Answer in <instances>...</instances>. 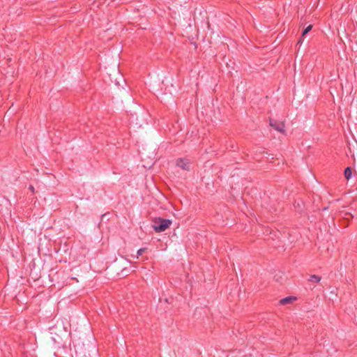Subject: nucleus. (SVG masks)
<instances>
[{"mask_svg":"<svg viewBox=\"0 0 357 357\" xmlns=\"http://www.w3.org/2000/svg\"><path fill=\"white\" fill-rule=\"evenodd\" d=\"M172 225V220L162 218H155L153 220V228L155 232H162Z\"/></svg>","mask_w":357,"mask_h":357,"instance_id":"f257e3e1","label":"nucleus"},{"mask_svg":"<svg viewBox=\"0 0 357 357\" xmlns=\"http://www.w3.org/2000/svg\"><path fill=\"white\" fill-rule=\"evenodd\" d=\"M269 125L277 131L285 134L284 123L283 121H279L275 119H270Z\"/></svg>","mask_w":357,"mask_h":357,"instance_id":"f03ea898","label":"nucleus"},{"mask_svg":"<svg viewBox=\"0 0 357 357\" xmlns=\"http://www.w3.org/2000/svg\"><path fill=\"white\" fill-rule=\"evenodd\" d=\"M176 164L178 167L183 170H190V160L188 158H178L176 160Z\"/></svg>","mask_w":357,"mask_h":357,"instance_id":"7ed1b4c3","label":"nucleus"},{"mask_svg":"<svg viewBox=\"0 0 357 357\" xmlns=\"http://www.w3.org/2000/svg\"><path fill=\"white\" fill-rule=\"evenodd\" d=\"M312 29V25L310 24L307 27H305L303 31L301 38H299L298 43H302L303 38L305 36L307 33H308Z\"/></svg>","mask_w":357,"mask_h":357,"instance_id":"20e7f679","label":"nucleus"},{"mask_svg":"<svg viewBox=\"0 0 357 357\" xmlns=\"http://www.w3.org/2000/svg\"><path fill=\"white\" fill-rule=\"evenodd\" d=\"M296 298L294 296H287L280 301V303L281 305H286L287 303H291L293 301H295Z\"/></svg>","mask_w":357,"mask_h":357,"instance_id":"39448f33","label":"nucleus"},{"mask_svg":"<svg viewBox=\"0 0 357 357\" xmlns=\"http://www.w3.org/2000/svg\"><path fill=\"white\" fill-rule=\"evenodd\" d=\"M344 177L347 180H349L351 178L352 176V170L350 167H347L344 172Z\"/></svg>","mask_w":357,"mask_h":357,"instance_id":"423d86ee","label":"nucleus"},{"mask_svg":"<svg viewBox=\"0 0 357 357\" xmlns=\"http://www.w3.org/2000/svg\"><path fill=\"white\" fill-rule=\"evenodd\" d=\"M321 280V277L317 275H311L308 278V281L312 282L318 283Z\"/></svg>","mask_w":357,"mask_h":357,"instance_id":"0eeeda50","label":"nucleus"},{"mask_svg":"<svg viewBox=\"0 0 357 357\" xmlns=\"http://www.w3.org/2000/svg\"><path fill=\"white\" fill-rule=\"evenodd\" d=\"M146 250V248H140L139 250H138L137 257L142 255L145 252Z\"/></svg>","mask_w":357,"mask_h":357,"instance_id":"6e6552de","label":"nucleus"},{"mask_svg":"<svg viewBox=\"0 0 357 357\" xmlns=\"http://www.w3.org/2000/svg\"><path fill=\"white\" fill-rule=\"evenodd\" d=\"M29 189L33 192L34 193L35 192V189H34V187L32 185H29Z\"/></svg>","mask_w":357,"mask_h":357,"instance_id":"1a4fd4ad","label":"nucleus"},{"mask_svg":"<svg viewBox=\"0 0 357 357\" xmlns=\"http://www.w3.org/2000/svg\"><path fill=\"white\" fill-rule=\"evenodd\" d=\"M346 215L349 216V218H354L353 215H352V214H351V213H346Z\"/></svg>","mask_w":357,"mask_h":357,"instance_id":"9d476101","label":"nucleus"},{"mask_svg":"<svg viewBox=\"0 0 357 357\" xmlns=\"http://www.w3.org/2000/svg\"><path fill=\"white\" fill-rule=\"evenodd\" d=\"M344 218H345L346 220H349V217H345Z\"/></svg>","mask_w":357,"mask_h":357,"instance_id":"9b49d317","label":"nucleus"}]
</instances>
